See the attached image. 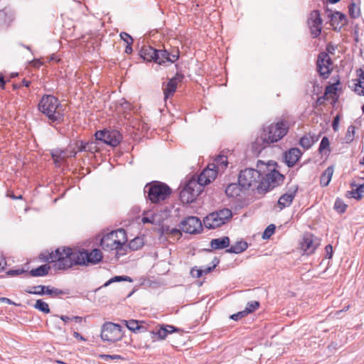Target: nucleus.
<instances>
[{"label": "nucleus", "instance_id": "obj_1", "mask_svg": "<svg viewBox=\"0 0 364 364\" xmlns=\"http://www.w3.org/2000/svg\"><path fill=\"white\" fill-rule=\"evenodd\" d=\"M102 253L99 249L91 252L87 250H73L70 247H58L50 253H41L39 259L43 262H56L55 267L59 270H65L75 265L88 266L97 264L102 261Z\"/></svg>", "mask_w": 364, "mask_h": 364}, {"label": "nucleus", "instance_id": "obj_2", "mask_svg": "<svg viewBox=\"0 0 364 364\" xmlns=\"http://www.w3.org/2000/svg\"><path fill=\"white\" fill-rule=\"evenodd\" d=\"M284 180V176L274 168L262 174L249 168L240 171L238 176L239 184L244 190H252L261 196L281 185Z\"/></svg>", "mask_w": 364, "mask_h": 364}, {"label": "nucleus", "instance_id": "obj_3", "mask_svg": "<svg viewBox=\"0 0 364 364\" xmlns=\"http://www.w3.org/2000/svg\"><path fill=\"white\" fill-rule=\"evenodd\" d=\"M293 124L291 117L288 114L277 117L274 122L263 127L260 137L252 143V152L258 155L271 144L280 141L288 134Z\"/></svg>", "mask_w": 364, "mask_h": 364}, {"label": "nucleus", "instance_id": "obj_4", "mask_svg": "<svg viewBox=\"0 0 364 364\" xmlns=\"http://www.w3.org/2000/svg\"><path fill=\"white\" fill-rule=\"evenodd\" d=\"M127 236L126 231L119 228L103 235L100 246L105 251L116 250V256L119 257L127 253Z\"/></svg>", "mask_w": 364, "mask_h": 364}, {"label": "nucleus", "instance_id": "obj_5", "mask_svg": "<svg viewBox=\"0 0 364 364\" xmlns=\"http://www.w3.org/2000/svg\"><path fill=\"white\" fill-rule=\"evenodd\" d=\"M38 107V110L48 118L50 124H59L64 121V114L60 110L62 105L58 97L44 95Z\"/></svg>", "mask_w": 364, "mask_h": 364}, {"label": "nucleus", "instance_id": "obj_6", "mask_svg": "<svg viewBox=\"0 0 364 364\" xmlns=\"http://www.w3.org/2000/svg\"><path fill=\"white\" fill-rule=\"evenodd\" d=\"M144 191L146 198L152 203H159L166 200L172 192L168 185L157 181L146 183Z\"/></svg>", "mask_w": 364, "mask_h": 364}, {"label": "nucleus", "instance_id": "obj_7", "mask_svg": "<svg viewBox=\"0 0 364 364\" xmlns=\"http://www.w3.org/2000/svg\"><path fill=\"white\" fill-rule=\"evenodd\" d=\"M203 191L200 184H198V181H196L195 178H192L181 191L179 195L180 200L183 204L191 203Z\"/></svg>", "mask_w": 364, "mask_h": 364}, {"label": "nucleus", "instance_id": "obj_8", "mask_svg": "<svg viewBox=\"0 0 364 364\" xmlns=\"http://www.w3.org/2000/svg\"><path fill=\"white\" fill-rule=\"evenodd\" d=\"M100 336L103 341L112 343L120 340L122 336L121 326L112 322H105L102 326Z\"/></svg>", "mask_w": 364, "mask_h": 364}, {"label": "nucleus", "instance_id": "obj_9", "mask_svg": "<svg viewBox=\"0 0 364 364\" xmlns=\"http://www.w3.org/2000/svg\"><path fill=\"white\" fill-rule=\"evenodd\" d=\"M95 136L97 141H100L113 147L118 146L122 140V135L116 129L97 131Z\"/></svg>", "mask_w": 364, "mask_h": 364}, {"label": "nucleus", "instance_id": "obj_10", "mask_svg": "<svg viewBox=\"0 0 364 364\" xmlns=\"http://www.w3.org/2000/svg\"><path fill=\"white\" fill-rule=\"evenodd\" d=\"M333 65V61L328 53L321 52L318 55L316 60V71L320 77L326 80L328 78L333 69L331 66Z\"/></svg>", "mask_w": 364, "mask_h": 364}, {"label": "nucleus", "instance_id": "obj_11", "mask_svg": "<svg viewBox=\"0 0 364 364\" xmlns=\"http://www.w3.org/2000/svg\"><path fill=\"white\" fill-rule=\"evenodd\" d=\"M179 226L183 232L189 234L198 233L203 228L201 221L196 216L185 218L181 222Z\"/></svg>", "mask_w": 364, "mask_h": 364}, {"label": "nucleus", "instance_id": "obj_12", "mask_svg": "<svg viewBox=\"0 0 364 364\" xmlns=\"http://www.w3.org/2000/svg\"><path fill=\"white\" fill-rule=\"evenodd\" d=\"M218 174V170L216 169V165L214 164H208L206 168H205L200 174L198 176L196 181H198L201 188L203 190V187L212 181H213Z\"/></svg>", "mask_w": 364, "mask_h": 364}, {"label": "nucleus", "instance_id": "obj_13", "mask_svg": "<svg viewBox=\"0 0 364 364\" xmlns=\"http://www.w3.org/2000/svg\"><path fill=\"white\" fill-rule=\"evenodd\" d=\"M323 21L318 10H314L311 12L308 18L307 23L311 31L313 38H317L321 32Z\"/></svg>", "mask_w": 364, "mask_h": 364}, {"label": "nucleus", "instance_id": "obj_14", "mask_svg": "<svg viewBox=\"0 0 364 364\" xmlns=\"http://www.w3.org/2000/svg\"><path fill=\"white\" fill-rule=\"evenodd\" d=\"M179 58L178 49H174L169 52L166 49H157V56H156L155 63L159 65H166V63H174Z\"/></svg>", "mask_w": 364, "mask_h": 364}, {"label": "nucleus", "instance_id": "obj_15", "mask_svg": "<svg viewBox=\"0 0 364 364\" xmlns=\"http://www.w3.org/2000/svg\"><path fill=\"white\" fill-rule=\"evenodd\" d=\"M298 186L294 185L288 188V191L283 194L278 200V205L280 209L289 206L296 196Z\"/></svg>", "mask_w": 364, "mask_h": 364}, {"label": "nucleus", "instance_id": "obj_16", "mask_svg": "<svg viewBox=\"0 0 364 364\" xmlns=\"http://www.w3.org/2000/svg\"><path fill=\"white\" fill-rule=\"evenodd\" d=\"M318 245L311 234L304 235L303 240L301 242V249L306 255H311L314 252Z\"/></svg>", "mask_w": 364, "mask_h": 364}, {"label": "nucleus", "instance_id": "obj_17", "mask_svg": "<svg viewBox=\"0 0 364 364\" xmlns=\"http://www.w3.org/2000/svg\"><path fill=\"white\" fill-rule=\"evenodd\" d=\"M301 151L299 148H291L284 153V161L288 167H293L301 156Z\"/></svg>", "mask_w": 364, "mask_h": 364}, {"label": "nucleus", "instance_id": "obj_18", "mask_svg": "<svg viewBox=\"0 0 364 364\" xmlns=\"http://www.w3.org/2000/svg\"><path fill=\"white\" fill-rule=\"evenodd\" d=\"M203 224L208 229H215L225 224L224 220L215 211L208 215L203 220Z\"/></svg>", "mask_w": 364, "mask_h": 364}, {"label": "nucleus", "instance_id": "obj_19", "mask_svg": "<svg viewBox=\"0 0 364 364\" xmlns=\"http://www.w3.org/2000/svg\"><path fill=\"white\" fill-rule=\"evenodd\" d=\"M139 55L144 60L155 63L156 56H157V49L151 46H143L139 51Z\"/></svg>", "mask_w": 364, "mask_h": 364}, {"label": "nucleus", "instance_id": "obj_20", "mask_svg": "<svg viewBox=\"0 0 364 364\" xmlns=\"http://www.w3.org/2000/svg\"><path fill=\"white\" fill-rule=\"evenodd\" d=\"M181 330L171 325H161L158 328L156 327L155 331H153V334L157 336L159 339H164L168 333L173 332H178Z\"/></svg>", "mask_w": 364, "mask_h": 364}, {"label": "nucleus", "instance_id": "obj_21", "mask_svg": "<svg viewBox=\"0 0 364 364\" xmlns=\"http://www.w3.org/2000/svg\"><path fill=\"white\" fill-rule=\"evenodd\" d=\"M328 16H331V25L335 27V30H336L337 27L341 29L346 24V16L339 11H336L333 14L331 13Z\"/></svg>", "mask_w": 364, "mask_h": 364}, {"label": "nucleus", "instance_id": "obj_22", "mask_svg": "<svg viewBox=\"0 0 364 364\" xmlns=\"http://www.w3.org/2000/svg\"><path fill=\"white\" fill-rule=\"evenodd\" d=\"M51 156L54 161L55 165L65 161L68 158L70 157L66 149H55L51 151Z\"/></svg>", "mask_w": 364, "mask_h": 364}, {"label": "nucleus", "instance_id": "obj_23", "mask_svg": "<svg viewBox=\"0 0 364 364\" xmlns=\"http://www.w3.org/2000/svg\"><path fill=\"white\" fill-rule=\"evenodd\" d=\"M230 245V238L224 236L220 238L213 239L210 241V247L213 250H222L226 248Z\"/></svg>", "mask_w": 364, "mask_h": 364}, {"label": "nucleus", "instance_id": "obj_24", "mask_svg": "<svg viewBox=\"0 0 364 364\" xmlns=\"http://www.w3.org/2000/svg\"><path fill=\"white\" fill-rule=\"evenodd\" d=\"M248 247V245L247 242L240 240L237 241L233 245H232L229 249L226 250V252L228 253H234V254H240L245 251Z\"/></svg>", "mask_w": 364, "mask_h": 364}, {"label": "nucleus", "instance_id": "obj_25", "mask_svg": "<svg viewBox=\"0 0 364 364\" xmlns=\"http://www.w3.org/2000/svg\"><path fill=\"white\" fill-rule=\"evenodd\" d=\"M244 190L243 188H242L239 183H230L229 184L226 188H225V193L227 196L228 197H237L240 196V192Z\"/></svg>", "mask_w": 364, "mask_h": 364}, {"label": "nucleus", "instance_id": "obj_26", "mask_svg": "<svg viewBox=\"0 0 364 364\" xmlns=\"http://www.w3.org/2000/svg\"><path fill=\"white\" fill-rule=\"evenodd\" d=\"M50 269L49 264H42L36 269H32L29 272V275L31 277H43L48 274Z\"/></svg>", "mask_w": 364, "mask_h": 364}, {"label": "nucleus", "instance_id": "obj_27", "mask_svg": "<svg viewBox=\"0 0 364 364\" xmlns=\"http://www.w3.org/2000/svg\"><path fill=\"white\" fill-rule=\"evenodd\" d=\"M32 288L35 289H40V291H31V289H26L25 291L31 294H36L41 296L47 294L50 296H52L53 287H50V286L38 285L33 286Z\"/></svg>", "mask_w": 364, "mask_h": 364}, {"label": "nucleus", "instance_id": "obj_28", "mask_svg": "<svg viewBox=\"0 0 364 364\" xmlns=\"http://www.w3.org/2000/svg\"><path fill=\"white\" fill-rule=\"evenodd\" d=\"M333 173V166H328L321 174L320 178V183L322 186H327L332 178Z\"/></svg>", "mask_w": 364, "mask_h": 364}, {"label": "nucleus", "instance_id": "obj_29", "mask_svg": "<svg viewBox=\"0 0 364 364\" xmlns=\"http://www.w3.org/2000/svg\"><path fill=\"white\" fill-rule=\"evenodd\" d=\"M318 140V136L313 139L311 135L305 134L299 140V144L304 149H309L312 145Z\"/></svg>", "mask_w": 364, "mask_h": 364}, {"label": "nucleus", "instance_id": "obj_30", "mask_svg": "<svg viewBox=\"0 0 364 364\" xmlns=\"http://www.w3.org/2000/svg\"><path fill=\"white\" fill-rule=\"evenodd\" d=\"M177 85L173 82V80H168L165 86L163 87L164 98L168 99V97L173 95L176 92Z\"/></svg>", "mask_w": 364, "mask_h": 364}, {"label": "nucleus", "instance_id": "obj_31", "mask_svg": "<svg viewBox=\"0 0 364 364\" xmlns=\"http://www.w3.org/2000/svg\"><path fill=\"white\" fill-rule=\"evenodd\" d=\"M144 245V240L141 237H136L132 240L129 245H127V249H129L132 251L138 250Z\"/></svg>", "mask_w": 364, "mask_h": 364}, {"label": "nucleus", "instance_id": "obj_32", "mask_svg": "<svg viewBox=\"0 0 364 364\" xmlns=\"http://www.w3.org/2000/svg\"><path fill=\"white\" fill-rule=\"evenodd\" d=\"M215 165H216V169L218 171V169L220 168H225L228 166V157L225 155H218L215 159V163H213Z\"/></svg>", "mask_w": 364, "mask_h": 364}, {"label": "nucleus", "instance_id": "obj_33", "mask_svg": "<svg viewBox=\"0 0 364 364\" xmlns=\"http://www.w3.org/2000/svg\"><path fill=\"white\" fill-rule=\"evenodd\" d=\"M215 212L218 214V216L221 218L222 220H224L225 223L230 220L232 217V211L229 208H223Z\"/></svg>", "mask_w": 364, "mask_h": 364}, {"label": "nucleus", "instance_id": "obj_34", "mask_svg": "<svg viewBox=\"0 0 364 364\" xmlns=\"http://www.w3.org/2000/svg\"><path fill=\"white\" fill-rule=\"evenodd\" d=\"M364 193V184H360L355 188H353L349 194L351 195L352 198L357 200H360L363 198V193Z\"/></svg>", "mask_w": 364, "mask_h": 364}, {"label": "nucleus", "instance_id": "obj_35", "mask_svg": "<svg viewBox=\"0 0 364 364\" xmlns=\"http://www.w3.org/2000/svg\"><path fill=\"white\" fill-rule=\"evenodd\" d=\"M33 306L44 314H48L50 311L48 304L42 299H38Z\"/></svg>", "mask_w": 364, "mask_h": 364}, {"label": "nucleus", "instance_id": "obj_36", "mask_svg": "<svg viewBox=\"0 0 364 364\" xmlns=\"http://www.w3.org/2000/svg\"><path fill=\"white\" fill-rule=\"evenodd\" d=\"M99 141L96 139L95 141L92 140L87 142H85L86 150L85 152H90L94 154L100 151V147L98 146Z\"/></svg>", "mask_w": 364, "mask_h": 364}, {"label": "nucleus", "instance_id": "obj_37", "mask_svg": "<svg viewBox=\"0 0 364 364\" xmlns=\"http://www.w3.org/2000/svg\"><path fill=\"white\" fill-rule=\"evenodd\" d=\"M348 13L352 18H357L360 15V10L355 3L351 2L348 6Z\"/></svg>", "mask_w": 364, "mask_h": 364}, {"label": "nucleus", "instance_id": "obj_38", "mask_svg": "<svg viewBox=\"0 0 364 364\" xmlns=\"http://www.w3.org/2000/svg\"><path fill=\"white\" fill-rule=\"evenodd\" d=\"M355 127L353 125H350L348 127L347 132L343 138V141L346 144L352 142L354 139Z\"/></svg>", "mask_w": 364, "mask_h": 364}, {"label": "nucleus", "instance_id": "obj_39", "mask_svg": "<svg viewBox=\"0 0 364 364\" xmlns=\"http://www.w3.org/2000/svg\"><path fill=\"white\" fill-rule=\"evenodd\" d=\"M340 83L341 82L339 76L338 75V79L333 84L326 87L325 95H327L328 94H333L334 95L336 96V92L338 90L337 86L340 85Z\"/></svg>", "mask_w": 364, "mask_h": 364}, {"label": "nucleus", "instance_id": "obj_40", "mask_svg": "<svg viewBox=\"0 0 364 364\" xmlns=\"http://www.w3.org/2000/svg\"><path fill=\"white\" fill-rule=\"evenodd\" d=\"M122 322L127 327L129 330L136 333V330L138 328L139 321L131 319L129 321L123 320Z\"/></svg>", "mask_w": 364, "mask_h": 364}, {"label": "nucleus", "instance_id": "obj_41", "mask_svg": "<svg viewBox=\"0 0 364 364\" xmlns=\"http://www.w3.org/2000/svg\"><path fill=\"white\" fill-rule=\"evenodd\" d=\"M259 307V302L257 301H252L248 302L245 309H244L247 315L256 311Z\"/></svg>", "mask_w": 364, "mask_h": 364}, {"label": "nucleus", "instance_id": "obj_42", "mask_svg": "<svg viewBox=\"0 0 364 364\" xmlns=\"http://www.w3.org/2000/svg\"><path fill=\"white\" fill-rule=\"evenodd\" d=\"M132 282V279H131V277H128V276H115L112 278H111L109 281H107L105 284L104 286L105 287H107L108 285H109L110 284L113 283V282Z\"/></svg>", "mask_w": 364, "mask_h": 364}, {"label": "nucleus", "instance_id": "obj_43", "mask_svg": "<svg viewBox=\"0 0 364 364\" xmlns=\"http://www.w3.org/2000/svg\"><path fill=\"white\" fill-rule=\"evenodd\" d=\"M347 208V205L341 199L337 198L334 203V209L339 213H343Z\"/></svg>", "mask_w": 364, "mask_h": 364}, {"label": "nucleus", "instance_id": "obj_44", "mask_svg": "<svg viewBox=\"0 0 364 364\" xmlns=\"http://www.w3.org/2000/svg\"><path fill=\"white\" fill-rule=\"evenodd\" d=\"M354 92L360 96H364V82L355 80Z\"/></svg>", "mask_w": 364, "mask_h": 364}, {"label": "nucleus", "instance_id": "obj_45", "mask_svg": "<svg viewBox=\"0 0 364 364\" xmlns=\"http://www.w3.org/2000/svg\"><path fill=\"white\" fill-rule=\"evenodd\" d=\"M276 227L274 224L267 226L262 234L263 239H269L274 234Z\"/></svg>", "mask_w": 364, "mask_h": 364}, {"label": "nucleus", "instance_id": "obj_46", "mask_svg": "<svg viewBox=\"0 0 364 364\" xmlns=\"http://www.w3.org/2000/svg\"><path fill=\"white\" fill-rule=\"evenodd\" d=\"M74 144H75V140L70 141L68 146L65 149L70 157H75L77 154V151L76 150L75 146Z\"/></svg>", "mask_w": 364, "mask_h": 364}, {"label": "nucleus", "instance_id": "obj_47", "mask_svg": "<svg viewBox=\"0 0 364 364\" xmlns=\"http://www.w3.org/2000/svg\"><path fill=\"white\" fill-rule=\"evenodd\" d=\"M330 146V142L326 136H323L321 139V141L319 145L318 151L322 153L325 149L328 148Z\"/></svg>", "mask_w": 364, "mask_h": 364}, {"label": "nucleus", "instance_id": "obj_48", "mask_svg": "<svg viewBox=\"0 0 364 364\" xmlns=\"http://www.w3.org/2000/svg\"><path fill=\"white\" fill-rule=\"evenodd\" d=\"M74 145L75 146L77 153L82 152V151L85 152V150H86L85 141H82V140H75V144H74Z\"/></svg>", "mask_w": 364, "mask_h": 364}, {"label": "nucleus", "instance_id": "obj_49", "mask_svg": "<svg viewBox=\"0 0 364 364\" xmlns=\"http://www.w3.org/2000/svg\"><path fill=\"white\" fill-rule=\"evenodd\" d=\"M163 230L166 234L171 235L173 236L181 235L180 230L177 228L170 229L168 227H166V229L163 228Z\"/></svg>", "mask_w": 364, "mask_h": 364}, {"label": "nucleus", "instance_id": "obj_50", "mask_svg": "<svg viewBox=\"0 0 364 364\" xmlns=\"http://www.w3.org/2000/svg\"><path fill=\"white\" fill-rule=\"evenodd\" d=\"M69 294V290H61L57 288L53 287L51 297H57L61 295H65Z\"/></svg>", "mask_w": 364, "mask_h": 364}, {"label": "nucleus", "instance_id": "obj_51", "mask_svg": "<svg viewBox=\"0 0 364 364\" xmlns=\"http://www.w3.org/2000/svg\"><path fill=\"white\" fill-rule=\"evenodd\" d=\"M148 331V325L144 321H139L138 328L136 330V333H143Z\"/></svg>", "mask_w": 364, "mask_h": 364}, {"label": "nucleus", "instance_id": "obj_52", "mask_svg": "<svg viewBox=\"0 0 364 364\" xmlns=\"http://www.w3.org/2000/svg\"><path fill=\"white\" fill-rule=\"evenodd\" d=\"M246 316H247V314L245 312V311L243 310V311H239L236 314L231 315L230 316V318L234 321H238Z\"/></svg>", "mask_w": 364, "mask_h": 364}, {"label": "nucleus", "instance_id": "obj_53", "mask_svg": "<svg viewBox=\"0 0 364 364\" xmlns=\"http://www.w3.org/2000/svg\"><path fill=\"white\" fill-rule=\"evenodd\" d=\"M120 37H121V39L123 40L127 44L129 43V42H132V43L134 42V40L132 38V36L126 32H122L120 33Z\"/></svg>", "mask_w": 364, "mask_h": 364}, {"label": "nucleus", "instance_id": "obj_54", "mask_svg": "<svg viewBox=\"0 0 364 364\" xmlns=\"http://www.w3.org/2000/svg\"><path fill=\"white\" fill-rule=\"evenodd\" d=\"M26 272V271L23 269H11V270H9L7 272H6V274L9 275V276H12V277H14V276H18V275H20L23 273Z\"/></svg>", "mask_w": 364, "mask_h": 364}, {"label": "nucleus", "instance_id": "obj_55", "mask_svg": "<svg viewBox=\"0 0 364 364\" xmlns=\"http://www.w3.org/2000/svg\"><path fill=\"white\" fill-rule=\"evenodd\" d=\"M184 78V75L182 73H177L176 75L170 79V80H173V82L175 83L176 85L178 82H181Z\"/></svg>", "mask_w": 364, "mask_h": 364}, {"label": "nucleus", "instance_id": "obj_56", "mask_svg": "<svg viewBox=\"0 0 364 364\" xmlns=\"http://www.w3.org/2000/svg\"><path fill=\"white\" fill-rule=\"evenodd\" d=\"M191 274L193 277L199 278L203 275V272L201 269L193 267L191 270Z\"/></svg>", "mask_w": 364, "mask_h": 364}, {"label": "nucleus", "instance_id": "obj_57", "mask_svg": "<svg viewBox=\"0 0 364 364\" xmlns=\"http://www.w3.org/2000/svg\"><path fill=\"white\" fill-rule=\"evenodd\" d=\"M340 117L339 115H336L332 122V127L334 132L338 131V124H339Z\"/></svg>", "mask_w": 364, "mask_h": 364}, {"label": "nucleus", "instance_id": "obj_58", "mask_svg": "<svg viewBox=\"0 0 364 364\" xmlns=\"http://www.w3.org/2000/svg\"><path fill=\"white\" fill-rule=\"evenodd\" d=\"M326 252V257L330 259L333 256V247L331 245H328L325 247Z\"/></svg>", "mask_w": 364, "mask_h": 364}, {"label": "nucleus", "instance_id": "obj_59", "mask_svg": "<svg viewBox=\"0 0 364 364\" xmlns=\"http://www.w3.org/2000/svg\"><path fill=\"white\" fill-rule=\"evenodd\" d=\"M357 75L358 76V78L355 80H360L362 82H364V70L362 68H358L356 70Z\"/></svg>", "mask_w": 364, "mask_h": 364}, {"label": "nucleus", "instance_id": "obj_60", "mask_svg": "<svg viewBox=\"0 0 364 364\" xmlns=\"http://www.w3.org/2000/svg\"><path fill=\"white\" fill-rule=\"evenodd\" d=\"M327 99L328 98H327L326 95L324 94L323 96L318 97V99L316 100V104L318 105H323Z\"/></svg>", "mask_w": 364, "mask_h": 364}, {"label": "nucleus", "instance_id": "obj_61", "mask_svg": "<svg viewBox=\"0 0 364 364\" xmlns=\"http://www.w3.org/2000/svg\"><path fill=\"white\" fill-rule=\"evenodd\" d=\"M6 266V261L2 255H0V271H3L5 269Z\"/></svg>", "mask_w": 364, "mask_h": 364}, {"label": "nucleus", "instance_id": "obj_62", "mask_svg": "<svg viewBox=\"0 0 364 364\" xmlns=\"http://www.w3.org/2000/svg\"><path fill=\"white\" fill-rule=\"evenodd\" d=\"M141 221L143 223H151L154 224V217H143L141 219Z\"/></svg>", "mask_w": 364, "mask_h": 364}, {"label": "nucleus", "instance_id": "obj_63", "mask_svg": "<svg viewBox=\"0 0 364 364\" xmlns=\"http://www.w3.org/2000/svg\"><path fill=\"white\" fill-rule=\"evenodd\" d=\"M0 301L1 302H4V303H6V304H10V305H15V306L17 305L16 303H14L10 299L6 298V297H0Z\"/></svg>", "mask_w": 364, "mask_h": 364}, {"label": "nucleus", "instance_id": "obj_64", "mask_svg": "<svg viewBox=\"0 0 364 364\" xmlns=\"http://www.w3.org/2000/svg\"><path fill=\"white\" fill-rule=\"evenodd\" d=\"M326 53H328V54L331 53V54H333V52L335 51L336 50V48L334 47V46L331 45V43H328L327 46H326Z\"/></svg>", "mask_w": 364, "mask_h": 364}]
</instances>
